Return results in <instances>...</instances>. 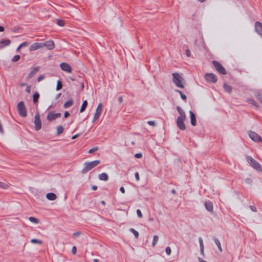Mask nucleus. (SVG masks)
Segmentation results:
<instances>
[{
  "instance_id": "nucleus-1",
  "label": "nucleus",
  "mask_w": 262,
  "mask_h": 262,
  "mask_svg": "<svg viewBox=\"0 0 262 262\" xmlns=\"http://www.w3.org/2000/svg\"><path fill=\"white\" fill-rule=\"evenodd\" d=\"M100 163L99 160H95L91 162H86L83 165V168L81 170V172L82 173H85L88 172L89 170H91L98 165H99Z\"/></svg>"
},
{
  "instance_id": "nucleus-2",
  "label": "nucleus",
  "mask_w": 262,
  "mask_h": 262,
  "mask_svg": "<svg viewBox=\"0 0 262 262\" xmlns=\"http://www.w3.org/2000/svg\"><path fill=\"white\" fill-rule=\"evenodd\" d=\"M246 160L253 168L258 171H262V167L261 165L251 157H247Z\"/></svg>"
},
{
  "instance_id": "nucleus-3",
  "label": "nucleus",
  "mask_w": 262,
  "mask_h": 262,
  "mask_svg": "<svg viewBox=\"0 0 262 262\" xmlns=\"http://www.w3.org/2000/svg\"><path fill=\"white\" fill-rule=\"evenodd\" d=\"M173 77V82L176 85L180 88H184V86L183 83L184 81L182 77L178 73H174L172 74Z\"/></svg>"
},
{
  "instance_id": "nucleus-4",
  "label": "nucleus",
  "mask_w": 262,
  "mask_h": 262,
  "mask_svg": "<svg viewBox=\"0 0 262 262\" xmlns=\"http://www.w3.org/2000/svg\"><path fill=\"white\" fill-rule=\"evenodd\" d=\"M17 108L18 113L20 116L23 117H26L27 116V111L23 101L18 102L17 105Z\"/></svg>"
},
{
  "instance_id": "nucleus-5",
  "label": "nucleus",
  "mask_w": 262,
  "mask_h": 262,
  "mask_svg": "<svg viewBox=\"0 0 262 262\" xmlns=\"http://www.w3.org/2000/svg\"><path fill=\"white\" fill-rule=\"evenodd\" d=\"M34 124H35V129L36 130H39L41 127V121L40 118V115L38 112L35 114L34 117Z\"/></svg>"
},
{
  "instance_id": "nucleus-6",
  "label": "nucleus",
  "mask_w": 262,
  "mask_h": 262,
  "mask_svg": "<svg viewBox=\"0 0 262 262\" xmlns=\"http://www.w3.org/2000/svg\"><path fill=\"white\" fill-rule=\"evenodd\" d=\"M102 105L101 103H100L98 104V105L96 108L95 113L94 115V117L92 120L93 122H95L99 119V118L102 113Z\"/></svg>"
},
{
  "instance_id": "nucleus-7",
  "label": "nucleus",
  "mask_w": 262,
  "mask_h": 262,
  "mask_svg": "<svg viewBox=\"0 0 262 262\" xmlns=\"http://www.w3.org/2000/svg\"><path fill=\"white\" fill-rule=\"evenodd\" d=\"M186 118H183L181 117H178L177 119V125L178 127L182 130H184L186 129V126L184 124V121L185 120Z\"/></svg>"
},
{
  "instance_id": "nucleus-8",
  "label": "nucleus",
  "mask_w": 262,
  "mask_h": 262,
  "mask_svg": "<svg viewBox=\"0 0 262 262\" xmlns=\"http://www.w3.org/2000/svg\"><path fill=\"white\" fill-rule=\"evenodd\" d=\"M249 136L250 139L254 142H261L262 140L260 136L254 132H250L249 133Z\"/></svg>"
},
{
  "instance_id": "nucleus-9",
  "label": "nucleus",
  "mask_w": 262,
  "mask_h": 262,
  "mask_svg": "<svg viewBox=\"0 0 262 262\" xmlns=\"http://www.w3.org/2000/svg\"><path fill=\"white\" fill-rule=\"evenodd\" d=\"M213 64L216 70L221 74L225 75L226 74V71L224 68L217 61H213Z\"/></svg>"
},
{
  "instance_id": "nucleus-10",
  "label": "nucleus",
  "mask_w": 262,
  "mask_h": 262,
  "mask_svg": "<svg viewBox=\"0 0 262 262\" xmlns=\"http://www.w3.org/2000/svg\"><path fill=\"white\" fill-rule=\"evenodd\" d=\"M206 80L211 83H215L217 81V78L216 75L213 73H208L205 76Z\"/></svg>"
},
{
  "instance_id": "nucleus-11",
  "label": "nucleus",
  "mask_w": 262,
  "mask_h": 262,
  "mask_svg": "<svg viewBox=\"0 0 262 262\" xmlns=\"http://www.w3.org/2000/svg\"><path fill=\"white\" fill-rule=\"evenodd\" d=\"M61 115L60 113H54L53 112H50L48 113L47 118L49 121H52L60 117Z\"/></svg>"
},
{
  "instance_id": "nucleus-12",
  "label": "nucleus",
  "mask_w": 262,
  "mask_h": 262,
  "mask_svg": "<svg viewBox=\"0 0 262 262\" xmlns=\"http://www.w3.org/2000/svg\"><path fill=\"white\" fill-rule=\"evenodd\" d=\"M43 47H46L48 50H52L55 48V44L53 40H50L42 42Z\"/></svg>"
},
{
  "instance_id": "nucleus-13",
  "label": "nucleus",
  "mask_w": 262,
  "mask_h": 262,
  "mask_svg": "<svg viewBox=\"0 0 262 262\" xmlns=\"http://www.w3.org/2000/svg\"><path fill=\"white\" fill-rule=\"evenodd\" d=\"M43 48L42 42H35L32 44L30 48V51H35Z\"/></svg>"
},
{
  "instance_id": "nucleus-14",
  "label": "nucleus",
  "mask_w": 262,
  "mask_h": 262,
  "mask_svg": "<svg viewBox=\"0 0 262 262\" xmlns=\"http://www.w3.org/2000/svg\"><path fill=\"white\" fill-rule=\"evenodd\" d=\"M255 30L262 37V23L259 21H256L255 23Z\"/></svg>"
},
{
  "instance_id": "nucleus-15",
  "label": "nucleus",
  "mask_w": 262,
  "mask_h": 262,
  "mask_svg": "<svg viewBox=\"0 0 262 262\" xmlns=\"http://www.w3.org/2000/svg\"><path fill=\"white\" fill-rule=\"evenodd\" d=\"M60 67L63 71L69 73L72 72V68L71 66L67 63L62 62L60 63Z\"/></svg>"
},
{
  "instance_id": "nucleus-16",
  "label": "nucleus",
  "mask_w": 262,
  "mask_h": 262,
  "mask_svg": "<svg viewBox=\"0 0 262 262\" xmlns=\"http://www.w3.org/2000/svg\"><path fill=\"white\" fill-rule=\"evenodd\" d=\"M205 206L206 209L210 212L213 211V204L210 201H206L205 203Z\"/></svg>"
},
{
  "instance_id": "nucleus-17",
  "label": "nucleus",
  "mask_w": 262,
  "mask_h": 262,
  "mask_svg": "<svg viewBox=\"0 0 262 262\" xmlns=\"http://www.w3.org/2000/svg\"><path fill=\"white\" fill-rule=\"evenodd\" d=\"M10 42L11 41L9 39L1 40H0V48H4L5 47L8 46Z\"/></svg>"
},
{
  "instance_id": "nucleus-18",
  "label": "nucleus",
  "mask_w": 262,
  "mask_h": 262,
  "mask_svg": "<svg viewBox=\"0 0 262 262\" xmlns=\"http://www.w3.org/2000/svg\"><path fill=\"white\" fill-rule=\"evenodd\" d=\"M190 120H191V124L193 126L196 125V117L195 114L191 111L189 112Z\"/></svg>"
},
{
  "instance_id": "nucleus-19",
  "label": "nucleus",
  "mask_w": 262,
  "mask_h": 262,
  "mask_svg": "<svg viewBox=\"0 0 262 262\" xmlns=\"http://www.w3.org/2000/svg\"><path fill=\"white\" fill-rule=\"evenodd\" d=\"M46 198L50 201H54L56 199L57 196L55 193L50 192L46 194Z\"/></svg>"
},
{
  "instance_id": "nucleus-20",
  "label": "nucleus",
  "mask_w": 262,
  "mask_h": 262,
  "mask_svg": "<svg viewBox=\"0 0 262 262\" xmlns=\"http://www.w3.org/2000/svg\"><path fill=\"white\" fill-rule=\"evenodd\" d=\"M98 179L101 181H106L108 179V175L105 172L101 173V174H99Z\"/></svg>"
},
{
  "instance_id": "nucleus-21",
  "label": "nucleus",
  "mask_w": 262,
  "mask_h": 262,
  "mask_svg": "<svg viewBox=\"0 0 262 262\" xmlns=\"http://www.w3.org/2000/svg\"><path fill=\"white\" fill-rule=\"evenodd\" d=\"M177 110L178 111L180 114V116L179 117L186 118L184 111L180 106H178L177 107Z\"/></svg>"
},
{
  "instance_id": "nucleus-22",
  "label": "nucleus",
  "mask_w": 262,
  "mask_h": 262,
  "mask_svg": "<svg viewBox=\"0 0 262 262\" xmlns=\"http://www.w3.org/2000/svg\"><path fill=\"white\" fill-rule=\"evenodd\" d=\"M224 89L225 91L227 93H231L232 92V88L231 86L226 83L224 84Z\"/></svg>"
},
{
  "instance_id": "nucleus-23",
  "label": "nucleus",
  "mask_w": 262,
  "mask_h": 262,
  "mask_svg": "<svg viewBox=\"0 0 262 262\" xmlns=\"http://www.w3.org/2000/svg\"><path fill=\"white\" fill-rule=\"evenodd\" d=\"M73 104V101L72 99H70L66 102L64 104L63 107L64 108H68L71 106Z\"/></svg>"
},
{
  "instance_id": "nucleus-24",
  "label": "nucleus",
  "mask_w": 262,
  "mask_h": 262,
  "mask_svg": "<svg viewBox=\"0 0 262 262\" xmlns=\"http://www.w3.org/2000/svg\"><path fill=\"white\" fill-rule=\"evenodd\" d=\"M9 183L0 182V188L7 189L9 188Z\"/></svg>"
},
{
  "instance_id": "nucleus-25",
  "label": "nucleus",
  "mask_w": 262,
  "mask_h": 262,
  "mask_svg": "<svg viewBox=\"0 0 262 262\" xmlns=\"http://www.w3.org/2000/svg\"><path fill=\"white\" fill-rule=\"evenodd\" d=\"M88 105V102L86 100H84L83 101L82 104V105L81 106V108L80 109V113H82L84 111V110H85L86 106Z\"/></svg>"
},
{
  "instance_id": "nucleus-26",
  "label": "nucleus",
  "mask_w": 262,
  "mask_h": 262,
  "mask_svg": "<svg viewBox=\"0 0 262 262\" xmlns=\"http://www.w3.org/2000/svg\"><path fill=\"white\" fill-rule=\"evenodd\" d=\"M214 241L215 244L216 245V246H217L219 251L221 252H222L223 251V250H222V246H221V244L220 242L219 241V240L217 239L216 238H214Z\"/></svg>"
},
{
  "instance_id": "nucleus-27",
  "label": "nucleus",
  "mask_w": 262,
  "mask_h": 262,
  "mask_svg": "<svg viewBox=\"0 0 262 262\" xmlns=\"http://www.w3.org/2000/svg\"><path fill=\"white\" fill-rule=\"evenodd\" d=\"M247 102L248 103L251 105L252 106H253V107H255V108H257L258 106H257V103L256 102L253 100V99H248L247 100Z\"/></svg>"
},
{
  "instance_id": "nucleus-28",
  "label": "nucleus",
  "mask_w": 262,
  "mask_h": 262,
  "mask_svg": "<svg viewBox=\"0 0 262 262\" xmlns=\"http://www.w3.org/2000/svg\"><path fill=\"white\" fill-rule=\"evenodd\" d=\"M39 97V94L38 92H36L33 96V101L34 103H36L38 102V100Z\"/></svg>"
},
{
  "instance_id": "nucleus-29",
  "label": "nucleus",
  "mask_w": 262,
  "mask_h": 262,
  "mask_svg": "<svg viewBox=\"0 0 262 262\" xmlns=\"http://www.w3.org/2000/svg\"><path fill=\"white\" fill-rule=\"evenodd\" d=\"M63 127L61 125H59L57 127V134L60 135L63 132Z\"/></svg>"
},
{
  "instance_id": "nucleus-30",
  "label": "nucleus",
  "mask_w": 262,
  "mask_h": 262,
  "mask_svg": "<svg viewBox=\"0 0 262 262\" xmlns=\"http://www.w3.org/2000/svg\"><path fill=\"white\" fill-rule=\"evenodd\" d=\"M29 220L34 223V224H37L39 223V221L37 219L34 217H32V216H30L29 217Z\"/></svg>"
},
{
  "instance_id": "nucleus-31",
  "label": "nucleus",
  "mask_w": 262,
  "mask_h": 262,
  "mask_svg": "<svg viewBox=\"0 0 262 262\" xmlns=\"http://www.w3.org/2000/svg\"><path fill=\"white\" fill-rule=\"evenodd\" d=\"M30 242L32 244H39V245L42 244V242L41 241L37 239L33 238V239H31Z\"/></svg>"
},
{
  "instance_id": "nucleus-32",
  "label": "nucleus",
  "mask_w": 262,
  "mask_h": 262,
  "mask_svg": "<svg viewBox=\"0 0 262 262\" xmlns=\"http://www.w3.org/2000/svg\"><path fill=\"white\" fill-rule=\"evenodd\" d=\"M159 239V237L157 235H154L153 237V241L152 243V247H155L156 245L157 244Z\"/></svg>"
},
{
  "instance_id": "nucleus-33",
  "label": "nucleus",
  "mask_w": 262,
  "mask_h": 262,
  "mask_svg": "<svg viewBox=\"0 0 262 262\" xmlns=\"http://www.w3.org/2000/svg\"><path fill=\"white\" fill-rule=\"evenodd\" d=\"M62 83L60 80H58L57 82L56 90L59 91L62 89Z\"/></svg>"
},
{
  "instance_id": "nucleus-34",
  "label": "nucleus",
  "mask_w": 262,
  "mask_h": 262,
  "mask_svg": "<svg viewBox=\"0 0 262 262\" xmlns=\"http://www.w3.org/2000/svg\"><path fill=\"white\" fill-rule=\"evenodd\" d=\"M175 91L179 93L180 94L181 98L183 100L186 99V96L185 95L183 94V93L181 91L178 90H176Z\"/></svg>"
},
{
  "instance_id": "nucleus-35",
  "label": "nucleus",
  "mask_w": 262,
  "mask_h": 262,
  "mask_svg": "<svg viewBox=\"0 0 262 262\" xmlns=\"http://www.w3.org/2000/svg\"><path fill=\"white\" fill-rule=\"evenodd\" d=\"M130 231L134 234V235L136 238H138L139 237V233L137 231H136L133 228H131L130 229Z\"/></svg>"
},
{
  "instance_id": "nucleus-36",
  "label": "nucleus",
  "mask_w": 262,
  "mask_h": 262,
  "mask_svg": "<svg viewBox=\"0 0 262 262\" xmlns=\"http://www.w3.org/2000/svg\"><path fill=\"white\" fill-rule=\"evenodd\" d=\"M28 43L27 42H23L18 47L17 49V51H18L21 48L26 47Z\"/></svg>"
},
{
  "instance_id": "nucleus-37",
  "label": "nucleus",
  "mask_w": 262,
  "mask_h": 262,
  "mask_svg": "<svg viewBox=\"0 0 262 262\" xmlns=\"http://www.w3.org/2000/svg\"><path fill=\"white\" fill-rule=\"evenodd\" d=\"M57 24L58 26H61V27H63L64 26V22L62 20H60V19L57 20Z\"/></svg>"
},
{
  "instance_id": "nucleus-38",
  "label": "nucleus",
  "mask_w": 262,
  "mask_h": 262,
  "mask_svg": "<svg viewBox=\"0 0 262 262\" xmlns=\"http://www.w3.org/2000/svg\"><path fill=\"white\" fill-rule=\"evenodd\" d=\"M19 59H20V56H19V55H15V56L13 57V58H12V60L13 61H14V62H15V61H18Z\"/></svg>"
},
{
  "instance_id": "nucleus-39",
  "label": "nucleus",
  "mask_w": 262,
  "mask_h": 262,
  "mask_svg": "<svg viewBox=\"0 0 262 262\" xmlns=\"http://www.w3.org/2000/svg\"><path fill=\"white\" fill-rule=\"evenodd\" d=\"M165 252L168 255H170L171 252V248L169 247H166L165 249Z\"/></svg>"
},
{
  "instance_id": "nucleus-40",
  "label": "nucleus",
  "mask_w": 262,
  "mask_h": 262,
  "mask_svg": "<svg viewBox=\"0 0 262 262\" xmlns=\"http://www.w3.org/2000/svg\"><path fill=\"white\" fill-rule=\"evenodd\" d=\"M137 215L140 218H141L142 217V212L141 211V210L140 209H137Z\"/></svg>"
},
{
  "instance_id": "nucleus-41",
  "label": "nucleus",
  "mask_w": 262,
  "mask_h": 262,
  "mask_svg": "<svg viewBox=\"0 0 262 262\" xmlns=\"http://www.w3.org/2000/svg\"><path fill=\"white\" fill-rule=\"evenodd\" d=\"M199 243H200V248H204V244H203V239L202 238H199Z\"/></svg>"
},
{
  "instance_id": "nucleus-42",
  "label": "nucleus",
  "mask_w": 262,
  "mask_h": 262,
  "mask_svg": "<svg viewBox=\"0 0 262 262\" xmlns=\"http://www.w3.org/2000/svg\"><path fill=\"white\" fill-rule=\"evenodd\" d=\"M97 150H98V148H97V147L91 148V149H90L89 150V154H92V153H93V152H94V151H97Z\"/></svg>"
},
{
  "instance_id": "nucleus-43",
  "label": "nucleus",
  "mask_w": 262,
  "mask_h": 262,
  "mask_svg": "<svg viewBox=\"0 0 262 262\" xmlns=\"http://www.w3.org/2000/svg\"><path fill=\"white\" fill-rule=\"evenodd\" d=\"M26 91L28 93H30L31 92V85H27L26 89Z\"/></svg>"
},
{
  "instance_id": "nucleus-44",
  "label": "nucleus",
  "mask_w": 262,
  "mask_h": 262,
  "mask_svg": "<svg viewBox=\"0 0 262 262\" xmlns=\"http://www.w3.org/2000/svg\"><path fill=\"white\" fill-rule=\"evenodd\" d=\"M135 157L136 158H141L142 157V154L141 153H138V154H136L135 155Z\"/></svg>"
},
{
  "instance_id": "nucleus-45",
  "label": "nucleus",
  "mask_w": 262,
  "mask_h": 262,
  "mask_svg": "<svg viewBox=\"0 0 262 262\" xmlns=\"http://www.w3.org/2000/svg\"><path fill=\"white\" fill-rule=\"evenodd\" d=\"M72 252L73 254L75 255L76 253V248L75 246H73L72 249Z\"/></svg>"
},
{
  "instance_id": "nucleus-46",
  "label": "nucleus",
  "mask_w": 262,
  "mask_h": 262,
  "mask_svg": "<svg viewBox=\"0 0 262 262\" xmlns=\"http://www.w3.org/2000/svg\"><path fill=\"white\" fill-rule=\"evenodd\" d=\"M135 178L137 181H139L140 180V177L138 172H136L135 173Z\"/></svg>"
},
{
  "instance_id": "nucleus-47",
  "label": "nucleus",
  "mask_w": 262,
  "mask_h": 262,
  "mask_svg": "<svg viewBox=\"0 0 262 262\" xmlns=\"http://www.w3.org/2000/svg\"><path fill=\"white\" fill-rule=\"evenodd\" d=\"M148 124L149 125H151V126H155V123L154 121H149L148 122Z\"/></svg>"
},
{
  "instance_id": "nucleus-48",
  "label": "nucleus",
  "mask_w": 262,
  "mask_h": 262,
  "mask_svg": "<svg viewBox=\"0 0 262 262\" xmlns=\"http://www.w3.org/2000/svg\"><path fill=\"white\" fill-rule=\"evenodd\" d=\"M186 54L187 56H188V57L190 56L191 53H190L189 50H188V49L186 50Z\"/></svg>"
},
{
  "instance_id": "nucleus-49",
  "label": "nucleus",
  "mask_w": 262,
  "mask_h": 262,
  "mask_svg": "<svg viewBox=\"0 0 262 262\" xmlns=\"http://www.w3.org/2000/svg\"><path fill=\"white\" fill-rule=\"evenodd\" d=\"M120 191L122 193H124L125 191V189L123 187H121L120 188Z\"/></svg>"
},
{
  "instance_id": "nucleus-50",
  "label": "nucleus",
  "mask_w": 262,
  "mask_h": 262,
  "mask_svg": "<svg viewBox=\"0 0 262 262\" xmlns=\"http://www.w3.org/2000/svg\"><path fill=\"white\" fill-rule=\"evenodd\" d=\"M44 77L43 76H40L38 77L37 80L38 82L40 81L43 79Z\"/></svg>"
},
{
  "instance_id": "nucleus-51",
  "label": "nucleus",
  "mask_w": 262,
  "mask_h": 262,
  "mask_svg": "<svg viewBox=\"0 0 262 262\" xmlns=\"http://www.w3.org/2000/svg\"><path fill=\"white\" fill-rule=\"evenodd\" d=\"M250 208H251V209L253 211H254V212L256 211V208H255L254 206H250Z\"/></svg>"
},
{
  "instance_id": "nucleus-52",
  "label": "nucleus",
  "mask_w": 262,
  "mask_h": 262,
  "mask_svg": "<svg viewBox=\"0 0 262 262\" xmlns=\"http://www.w3.org/2000/svg\"><path fill=\"white\" fill-rule=\"evenodd\" d=\"M69 115H70V114L68 112L66 111L64 113V116L65 118H67Z\"/></svg>"
},
{
  "instance_id": "nucleus-53",
  "label": "nucleus",
  "mask_w": 262,
  "mask_h": 262,
  "mask_svg": "<svg viewBox=\"0 0 262 262\" xmlns=\"http://www.w3.org/2000/svg\"><path fill=\"white\" fill-rule=\"evenodd\" d=\"M79 136V134H76L74 136H73L72 137V139H76V138H77L78 136Z\"/></svg>"
},
{
  "instance_id": "nucleus-54",
  "label": "nucleus",
  "mask_w": 262,
  "mask_h": 262,
  "mask_svg": "<svg viewBox=\"0 0 262 262\" xmlns=\"http://www.w3.org/2000/svg\"><path fill=\"white\" fill-rule=\"evenodd\" d=\"M37 71V68H35L33 69L32 71V73L33 74V73H36V72Z\"/></svg>"
},
{
  "instance_id": "nucleus-55",
  "label": "nucleus",
  "mask_w": 262,
  "mask_h": 262,
  "mask_svg": "<svg viewBox=\"0 0 262 262\" xmlns=\"http://www.w3.org/2000/svg\"><path fill=\"white\" fill-rule=\"evenodd\" d=\"M118 101H119V102L120 103H122V101H123V98H122V97H119V99H118Z\"/></svg>"
},
{
  "instance_id": "nucleus-56",
  "label": "nucleus",
  "mask_w": 262,
  "mask_h": 262,
  "mask_svg": "<svg viewBox=\"0 0 262 262\" xmlns=\"http://www.w3.org/2000/svg\"><path fill=\"white\" fill-rule=\"evenodd\" d=\"M5 29L3 26H0V32H3Z\"/></svg>"
},
{
  "instance_id": "nucleus-57",
  "label": "nucleus",
  "mask_w": 262,
  "mask_h": 262,
  "mask_svg": "<svg viewBox=\"0 0 262 262\" xmlns=\"http://www.w3.org/2000/svg\"><path fill=\"white\" fill-rule=\"evenodd\" d=\"M201 253L202 255L204 254V248H200Z\"/></svg>"
},
{
  "instance_id": "nucleus-58",
  "label": "nucleus",
  "mask_w": 262,
  "mask_h": 262,
  "mask_svg": "<svg viewBox=\"0 0 262 262\" xmlns=\"http://www.w3.org/2000/svg\"><path fill=\"white\" fill-rule=\"evenodd\" d=\"M97 189V187L96 186H93L92 187V189H93V190H96Z\"/></svg>"
},
{
  "instance_id": "nucleus-59",
  "label": "nucleus",
  "mask_w": 262,
  "mask_h": 262,
  "mask_svg": "<svg viewBox=\"0 0 262 262\" xmlns=\"http://www.w3.org/2000/svg\"><path fill=\"white\" fill-rule=\"evenodd\" d=\"M199 261L200 262H207L206 261H205L202 259H201V258H199Z\"/></svg>"
},
{
  "instance_id": "nucleus-60",
  "label": "nucleus",
  "mask_w": 262,
  "mask_h": 262,
  "mask_svg": "<svg viewBox=\"0 0 262 262\" xmlns=\"http://www.w3.org/2000/svg\"><path fill=\"white\" fill-rule=\"evenodd\" d=\"M79 234L80 233L79 232H76L74 233V235L77 236H78Z\"/></svg>"
},
{
  "instance_id": "nucleus-61",
  "label": "nucleus",
  "mask_w": 262,
  "mask_h": 262,
  "mask_svg": "<svg viewBox=\"0 0 262 262\" xmlns=\"http://www.w3.org/2000/svg\"><path fill=\"white\" fill-rule=\"evenodd\" d=\"M93 261L94 262H99V260L97 259H94Z\"/></svg>"
},
{
  "instance_id": "nucleus-62",
  "label": "nucleus",
  "mask_w": 262,
  "mask_h": 262,
  "mask_svg": "<svg viewBox=\"0 0 262 262\" xmlns=\"http://www.w3.org/2000/svg\"><path fill=\"white\" fill-rule=\"evenodd\" d=\"M259 101L262 103V97L258 98Z\"/></svg>"
},
{
  "instance_id": "nucleus-63",
  "label": "nucleus",
  "mask_w": 262,
  "mask_h": 262,
  "mask_svg": "<svg viewBox=\"0 0 262 262\" xmlns=\"http://www.w3.org/2000/svg\"><path fill=\"white\" fill-rule=\"evenodd\" d=\"M26 85V83H21V84H20V85H21V86H25V85Z\"/></svg>"
},
{
  "instance_id": "nucleus-64",
  "label": "nucleus",
  "mask_w": 262,
  "mask_h": 262,
  "mask_svg": "<svg viewBox=\"0 0 262 262\" xmlns=\"http://www.w3.org/2000/svg\"><path fill=\"white\" fill-rule=\"evenodd\" d=\"M101 203L103 204V205H104L105 204V202L104 201H102L101 202Z\"/></svg>"
}]
</instances>
